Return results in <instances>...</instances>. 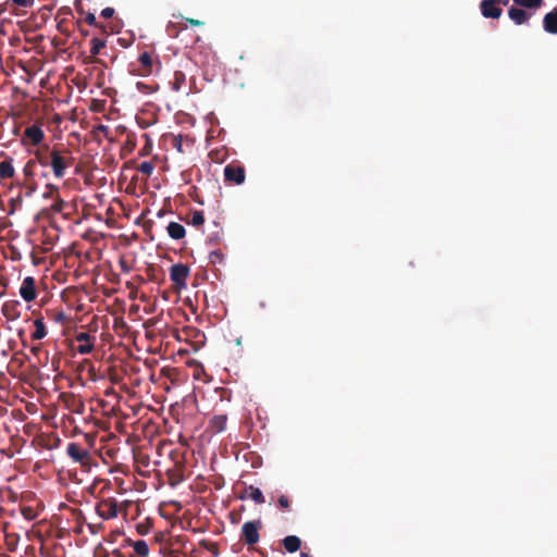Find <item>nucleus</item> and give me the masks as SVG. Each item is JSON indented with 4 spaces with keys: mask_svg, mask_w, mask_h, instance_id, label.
Returning a JSON list of instances; mask_svg holds the SVG:
<instances>
[{
    "mask_svg": "<svg viewBox=\"0 0 557 557\" xmlns=\"http://www.w3.org/2000/svg\"><path fill=\"white\" fill-rule=\"evenodd\" d=\"M74 158L69 149H60L52 147V154L50 158V168L57 178H63L66 171L73 165Z\"/></svg>",
    "mask_w": 557,
    "mask_h": 557,
    "instance_id": "nucleus-1",
    "label": "nucleus"
},
{
    "mask_svg": "<svg viewBox=\"0 0 557 557\" xmlns=\"http://www.w3.org/2000/svg\"><path fill=\"white\" fill-rule=\"evenodd\" d=\"M262 528V522L260 520L247 521L242 527L240 540L252 546L259 542L260 535L259 531Z\"/></svg>",
    "mask_w": 557,
    "mask_h": 557,
    "instance_id": "nucleus-2",
    "label": "nucleus"
},
{
    "mask_svg": "<svg viewBox=\"0 0 557 557\" xmlns=\"http://www.w3.org/2000/svg\"><path fill=\"white\" fill-rule=\"evenodd\" d=\"M45 139V132L42 129L41 123H35L25 128L22 143L24 145H32L35 147H40L41 143Z\"/></svg>",
    "mask_w": 557,
    "mask_h": 557,
    "instance_id": "nucleus-3",
    "label": "nucleus"
},
{
    "mask_svg": "<svg viewBox=\"0 0 557 557\" xmlns=\"http://www.w3.org/2000/svg\"><path fill=\"white\" fill-rule=\"evenodd\" d=\"M117 511V500L113 497L103 498L96 505L97 515L104 520L116 518Z\"/></svg>",
    "mask_w": 557,
    "mask_h": 557,
    "instance_id": "nucleus-4",
    "label": "nucleus"
},
{
    "mask_svg": "<svg viewBox=\"0 0 557 557\" xmlns=\"http://www.w3.org/2000/svg\"><path fill=\"white\" fill-rule=\"evenodd\" d=\"M66 454L74 462L81 466H88L91 459L89 450L75 442L67 444Z\"/></svg>",
    "mask_w": 557,
    "mask_h": 557,
    "instance_id": "nucleus-5",
    "label": "nucleus"
},
{
    "mask_svg": "<svg viewBox=\"0 0 557 557\" xmlns=\"http://www.w3.org/2000/svg\"><path fill=\"white\" fill-rule=\"evenodd\" d=\"M189 267L184 263H176L170 268V278L178 288H185L189 276Z\"/></svg>",
    "mask_w": 557,
    "mask_h": 557,
    "instance_id": "nucleus-6",
    "label": "nucleus"
},
{
    "mask_svg": "<svg viewBox=\"0 0 557 557\" xmlns=\"http://www.w3.org/2000/svg\"><path fill=\"white\" fill-rule=\"evenodd\" d=\"M246 172L243 165L230 163L224 168V181L228 184L240 185L245 182Z\"/></svg>",
    "mask_w": 557,
    "mask_h": 557,
    "instance_id": "nucleus-7",
    "label": "nucleus"
},
{
    "mask_svg": "<svg viewBox=\"0 0 557 557\" xmlns=\"http://www.w3.org/2000/svg\"><path fill=\"white\" fill-rule=\"evenodd\" d=\"M20 295L26 301L30 302L36 299V281L33 276H26L20 287Z\"/></svg>",
    "mask_w": 557,
    "mask_h": 557,
    "instance_id": "nucleus-8",
    "label": "nucleus"
},
{
    "mask_svg": "<svg viewBox=\"0 0 557 557\" xmlns=\"http://www.w3.org/2000/svg\"><path fill=\"white\" fill-rule=\"evenodd\" d=\"M78 346L76 347L77 352L82 355L89 354L94 350L95 337L87 332H81L75 336Z\"/></svg>",
    "mask_w": 557,
    "mask_h": 557,
    "instance_id": "nucleus-9",
    "label": "nucleus"
},
{
    "mask_svg": "<svg viewBox=\"0 0 557 557\" xmlns=\"http://www.w3.org/2000/svg\"><path fill=\"white\" fill-rule=\"evenodd\" d=\"M480 8L482 15L486 18H498L503 13L502 8L494 0H482Z\"/></svg>",
    "mask_w": 557,
    "mask_h": 557,
    "instance_id": "nucleus-10",
    "label": "nucleus"
},
{
    "mask_svg": "<svg viewBox=\"0 0 557 557\" xmlns=\"http://www.w3.org/2000/svg\"><path fill=\"white\" fill-rule=\"evenodd\" d=\"M20 301L17 300H9L5 301L1 307L2 314L10 321H14L20 318Z\"/></svg>",
    "mask_w": 557,
    "mask_h": 557,
    "instance_id": "nucleus-11",
    "label": "nucleus"
},
{
    "mask_svg": "<svg viewBox=\"0 0 557 557\" xmlns=\"http://www.w3.org/2000/svg\"><path fill=\"white\" fill-rule=\"evenodd\" d=\"M52 154V148L49 145H42L37 148L35 151V160L36 163L40 164L44 168H50V158Z\"/></svg>",
    "mask_w": 557,
    "mask_h": 557,
    "instance_id": "nucleus-12",
    "label": "nucleus"
},
{
    "mask_svg": "<svg viewBox=\"0 0 557 557\" xmlns=\"http://www.w3.org/2000/svg\"><path fill=\"white\" fill-rule=\"evenodd\" d=\"M508 16L516 25H522L528 23L531 14L521 8L511 7L508 10Z\"/></svg>",
    "mask_w": 557,
    "mask_h": 557,
    "instance_id": "nucleus-13",
    "label": "nucleus"
},
{
    "mask_svg": "<svg viewBox=\"0 0 557 557\" xmlns=\"http://www.w3.org/2000/svg\"><path fill=\"white\" fill-rule=\"evenodd\" d=\"M543 28L548 34H557V10L545 14L543 18Z\"/></svg>",
    "mask_w": 557,
    "mask_h": 557,
    "instance_id": "nucleus-14",
    "label": "nucleus"
},
{
    "mask_svg": "<svg viewBox=\"0 0 557 557\" xmlns=\"http://www.w3.org/2000/svg\"><path fill=\"white\" fill-rule=\"evenodd\" d=\"M166 231L169 236L175 240L183 239L186 235L185 227L177 222H170L166 226Z\"/></svg>",
    "mask_w": 557,
    "mask_h": 557,
    "instance_id": "nucleus-15",
    "label": "nucleus"
},
{
    "mask_svg": "<svg viewBox=\"0 0 557 557\" xmlns=\"http://www.w3.org/2000/svg\"><path fill=\"white\" fill-rule=\"evenodd\" d=\"M227 416L226 414H215L211 418L209 422V428L215 432L220 433L226 429Z\"/></svg>",
    "mask_w": 557,
    "mask_h": 557,
    "instance_id": "nucleus-16",
    "label": "nucleus"
},
{
    "mask_svg": "<svg viewBox=\"0 0 557 557\" xmlns=\"http://www.w3.org/2000/svg\"><path fill=\"white\" fill-rule=\"evenodd\" d=\"M12 162L13 159L11 157L0 162V177L2 180L12 178L15 175V170Z\"/></svg>",
    "mask_w": 557,
    "mask_h": 557,
    "instance_id": "nucleus-17",
    "label": "nucleus"
},
{
    "mask_svg": "<svg viewBox=\"0 0 557 557\" xmlns=\"http://www.w3.org/2000/svg\"><path fill=\"white\" fill-rule=\"evenodd\" d=\"M90 44H91L90 53H91L92 58L88 61H85V63L99 62V60L96 59L95 57L98 55L100 53V50L106 47V40L95 37L91 39Z\"/></svg>",
    "mask_w": 557,
    "mask_h": 557,
    "instance_id": "nucleus-18",
    "label": "nucleus"
},
{
    "mask_svg": "<svg viewBox=\"0 0 557 557\" xmlns=\"http://www.w3.org/2000/svg\"><path fill=\"white\" fill-rule=\"evenodd\" d=\"M282 544L288 553H296L301 546V540L296 535H288L283 539Z\"/></svg>",
    "mask_w": 557,
    "mask_h": 557,
    "instance_id": "nucleus-19",
    "label": "nucleus"
},
{
    "mask_svg": "<svg viewBox=\"0 0 557 557\" xmlns=\"http://www.w3.org/2000/svg\"><path fill=\"white\" fill-rule=\"evenodd\" d=\"M34 326L35 331L32 333L33 341H40L47 336V329L42 318L35 319Z\"/></svg>",
    "mask_w": 557,
    "mask_h": 557,
    "instance_id": "nucleus-20",
    "label": "nucleus"
},
{
    "mask_svg": "<svg viewBox=\"0 0 557 557\" xmlns=\"http://www.w3.org/2000/svg\"><path fill=\"white\" fill-rule=\"evenodd\" d=\"M245 495L252 499L256 504H263L264 503V496L260 488L255 487L252 485L245 488Z\"/></svg>",
    "mask_w": 557,
    "mask_h": 557,
    "instance_id": "nucleus-21",
    "label": "nucleus"
},
{
    "mask_svg": "<svg viewBox=\"0 0 557 557\" xmlns=\"http://www.w3.org/2000/svg\"><path fill=\"white\" fill-rule=\"evenodd\" d=\"M132 545H133L134 552L139 557H148L149 547H148V544L146 543V541L138 540V541L132 542Z\"/></svg>",
    "mask_w": 557,
    "mask_h": 557,
    "instance_id": "nucleus-22",
    "label": "nucleus"
},
{
    "mask_svg": "<svg viewBox=\"0 0 557 557\" xmlns=\"http://www.w3.org/2000/svg\"><path fill=\"white\" fill-rule=\"evenodd\" d=\"M186 76L182 71L174 72L172 84V89L175 91H180L182 87L185 85Z\"/></svg>",
    "mask_w": 557,
    "mask_h": 557,
    "instance_id": "nucleus-23",
    "label": "nucleus"
},
{
    "mask_svg": "<svg viewBox=\"0 0 557 557\" xmlns=\"http://www.w3.org/2000/svg\"><path fill=\"white\" fill-rule=\"evenodd\" d=\"M60 196V189L57 185H53V184H46L45 186V191L42 194V197L45 199H52L54 200L55 198H58Z\"/></svg>",
    "mask_w": 557,
    "mask_h": 557,
    "instance_id": "nucleus-24",
    "label": "nucleus"
},
{
    "mask_svg": "<svg viewBox=\"0 0 557 557\" xmlns=\"http://www.w3.org/2000/svg\"><path fill=\"white\" fill-rule=\"evenodd\" d=\"M145 72L150 73L152 69V57L149 52H143L138 58Z\"/></svg>",
    "mask_w": 557,
    "mask_h": 557,
    "instance_id": "nucleus-25",
    "label": "nucleus"
},
{
    "mask_svg": "<svg viewBox=\"0 0 557 557\" xmlns=\"http://www.w3.org/2000/svg\"><path fill=\"white\" fill-rule=\"evenodd\" d=\"M513 2L519 7L537 9L542 5L543 0H513Z\"/></svg>",
    "mask_w": 557,
    "mask_h": 557,
    "instance_id": "nucleus-26",
    "label": "nucleus"
},
{
    "mask_svg": "<svg viewBox=\"0 0 557 557\" xmlns=\"http://www.w3.org/2000/svg\"><path fill=\"white\" fill-rule=\"evenodd\" d=\"M189 223L196 227L201 226L205 223L203 212L199 210L193 211Z\"/></svg>",
    "mask_w": 557,
    "mask_h": 557,
    "instance_id": "nucleus-27",
    "label": "nucleus"
},
{
    "mask_svg": "<svg viewBox=\"0 0 557 557\" xmlns=\"http://www.w3.org/2000/svg\"><path fill=\"white\" fill-rule=\"evenodd\" d=\"M138 170L146 176H150L154 170V165L150 161H144L139 164Z\"/></svg>",
    "mask_w": 557,
    "mask_h": 557,
    "instance_id": "nucleus-28",
    "label": "nucleus"
},
{
    "mask_svg": "<svg viewBox=\"0 0 557 557\" xmlns=\"http://www.w3.org/2000/svg\"><path fill=\"white\" fill-rule=\"evenodd\" d=\"M65 207L66 202L59 196L53 200V203L51 205L50 209L55 213H61Z\"/></svg>",
    "mask_w": 557,
    "mask_h": 557,
    "instance_id": "nucleus-29",
    "label": "nucleus"
},
{
    "mask_svg": "<svg viewBox=\"0 0 557 557\" xmlns=\"http://www.w3.org/2000/svg\"><path fill=\"white\" fill-rule=\"evenodd\" d=\"M223 259L224 256L221 250H213L209 253V260L213 264L223 262Z\"/></svg>",
    "mask_w": 557,
    "mask_h": 557,
    "instance_id": "nucleus-30",
    "label": "nucleus"
},
{
    "mask_svg": "<svg viewBox=\"0 0 557 557\" xmlns=\"http://www.w3.org/2000/svg\"><path fill=\"white\" fill-rule=\"evenodd\" d=\"M36 160L35 159H30L26 162L24 169H23V173L25 176H33L34 174V168L36 165Z\"/></svg>",
    "mask_w": 557,
    "mask_h": 557,
    "instance_id": "nucleus-31",
    "label": "nucleus"
},
{
    "mask_svg": "<svg viewBox=\"0 0 557 557\" xmlns=\"http://www.w3.org/2000/svg\"><path fill=\"white\" fill-rule=\"evenodd\" d=\"M51 317V319H53L57 323H60V324H63L67 317L65 314L64 311L60 310V311H55V312H52L49 314Z\"/></svg>",
    "mask_w": 557,
    "mask_h": 557,
    "instance_id": "nucleus-32",
    "label": "nucleus"
},
{
    "mask_svg": "<svg viewBox=\"0 0 557 557\" xmlns=\"http://www.w3.org/2000/svg\"><path fill=\"white\" fill-rule=\"evenodd\" d=\"M173 147L181 153L184 152V149H183V136L182 135H177V136H174L173 138Z\"/></svg>",
    "mask_w": 557,
    "mask_h": 557,
    "instance_id": "nucleus-33",
    "label": "nucleus"
},
{
    "mask_svg": "<svg viewBox=\"0 0 557 557\" xmlns=\"http://www.w3.org/2000/svg\"><path fill=\"white\" fill-rule=\"evenodd\" d=\"M16 7L20 8H30L33 7L35 0H11Z\"/></svg>",
    "mask_w": 557,
    "mask_h": 557,
    "instance_id": "nucleus-34",
    "label": "nucleus"
},
{
    "mask_svg": "<svg viewBox=\"0 0 557 557\" xmlns=\"http://www.w3.org/2000/svg\"><path fill=\"white\" fill-rule=\"evenodd\" d=\"M277 504L280 508L282 509H288L289 508V499L285 495H281L277 499Z\"/></svg>",
    "mask_w": 557,
    "mask_h": 557,
    "instance_id": "nucleus-35",
    "label": "nucleus"
},
{
    "mask_svg": "<svg viewBox=\"0 0 557 557\" xmlns=\"http://www.w3.org/2000/svg\"><path fill=\"white\" fill-rule=\"evenodd\" d=\"M85 22L90 26H97V20L95 14L88 13L85 17Z\"/></svg>",
    "mask_w": 557,
    "mask_h": 557,
    "instance_id": "nucleus-36",
    "label": "nucleus"
},
{
    "mask_svg": "<svg viewBox=\"0 0 557 557\" xmlns=\"http://www.w3.org/2000/svg\"><path fill=\"white\" fill-rule=\"evenodd\" d=\"M114 14V9L113 8H104L102 11H101V16L104 17V18H110L112 17Z\"/></svg>",
    "mask_w": 557,
    "mask_h": 557,
    "instance_id": "nucleus-37",
    "label": "nucleus"
},
{
    "mask_svg": "<svg viewBox=\"0 0 557 557\" xmlns=\"http://www.w3.org/2000/svg\"><path fill=\"white\" fill-rule=\"evenodd\" d=\"M186 23H188L189 25H193V26H201L203 25L205 23L200 20H196V18H190V17H186L185 18Z\"/></svg>",
    "mask_w": 557,
    "mask_h": 557,
    "instance_id": "nucleus-38",
    "label": "nucleus"
},
{
    "mask_svg": "<svg viewBox=\"0 0 557 557\" xmlns=\"http://www.w3.org/2000/svg\"><path fill=\"white\" fill-rule=\"evenodd\" d=\"M166 32L169 33L170 36L172 37H176L177 36V30H176V26L174 24H169L168 27H166Z\"/></svg>",
    "mask_w": 557,
    "mask_h": 557,
    "instance_id": "nucleus-39",
    "label": "nucleus"
},
{
    "mask_svg": "<svg viewBox=\"0 0 557 557\" xmlns=\"http://www.w3.org/2000/svg\"><path fill=\"white\" fill-rule=\"evenodd\" d=\"M88 529L89 531L92 533V534H96L99 532V530L102 528V523H99V524H92V523H89L88 525Z\"/></svg>",
    "mask_w": 557,
    "mask_h": 557,
    "instance_id": "nucleus-40",
    "label": "nucleus"
},
{
    "mask_svg": "<svg viewBox=\"0 0 557 557\" xmlns=\"http://www.w3.org/2000/svg\"><path fill=\"white\" fill-rule=\"evenodd\" d=\"M97 131L100 133H103L107 136L108 132H109V127L107 125L100 124L97 126Z\"/></svg>",
    "mask_w": 557,
    "mask_h": 557,
    "instance_id": "nucleus-41",
    "label": "nucleus"
},
{
    "mask_svg": "<svg viewBox=\"0 0 557 557\" xmlns=\"http://www.w3.org/2000/svg\"><path fill=\"white\" fill-rule=\"evenodd\" d=\"M109 557H125L124 554L120 549H113Z\"/></svg>",
    "mask_w": 557,
    "mask_h": 557,
    "instance_id": "nucleus-42",
    "label": "nucleus"
},
{
    "mask_svg": "<svg viewBox=\"0 0 557 557\" xmlns=\"http://www.w3.org/2000/svg\"><path fill=\"white\" fill-rule=\"evenodd\" d=\"M136 86H137V88H138L139 90H146V89H148V87H147L145 84L140 83V82H139V83H137V85H136Z\"/></svg>",
    "mask_w": 557,
    "mask_h": 557,
    "instance_id": "nucleus-43",
    "label": "nucleus"
},
{
    "mask_svg": "<svg viewBox=\"0 0 557 557\" xmlns=\"http://www.w3.org/2000/svg\"><path fill=\"white\" fill-rule=\"evenodd\" d=\"M300 556H301V557H308L309 555H308V553H304V552H302V553L300 554Z\"/></svg>",
    "mask_w": 557,
    "mask_h": 557,
    "instance_id": "nucleus-44",
    "label": "nucleus"
},
{
    "mask_svg": "<svg viewBox=\"0 0 557 557\" xmlns=\"http://www.w3.org/2000/svg\"><path fill=\"white\" fill-rule=\"evenodd\" d=\"M211 547L216 552V545L215 544H211Z\"/></svg>",
    "mask_w": 557,
    "mask_h": 557,
    "instance_id": "nucleus-45",
    "label": "nucleus"
}]
</instances>
